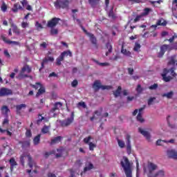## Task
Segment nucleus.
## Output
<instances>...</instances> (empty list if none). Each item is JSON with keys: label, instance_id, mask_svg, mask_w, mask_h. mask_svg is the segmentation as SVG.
<instances>
[{"label": "nucleus", "instance_id": "34", "mask_svg": "<svg viewBox=\"0 0 177 177\" xmlns=\"http://www.w3.org/2000/svg\"><path fill=\"white\" fill-rule=\"evenodd\" d=\"M26 107H27V105L26 104H21L17 105L16 106L17 113H20V111L22 109H26Z\"/></svg>", "mask_w": 177, "mask_h": 177}, {"label": "nucleus", "instance_id": "5", "mask_svg": "<svg viewBox=\"0 0 177 177\" xmlns=\"http://www.w3.org/2000/svg\"><path fill=\"white\" fill-rule=\"evenodd\" d=\"M66 56H69L73 57V53L70 50L64 51L60 54V55L56 59V66H62V62L64 60Z\"/></svg>", "mask_w": 177, "mask_h": 177}, {"label": "nucleus", "instance_id": "30", "mask_svg": "<svg viewBox=\"0 0 177 177\" xmlns=\"http://www.w3.org/2000/svg\"><path fill=\"white\" fill-rule=\"evenodd\" d=\"M10 171H13V168H15V165H17V162H16L15 158H11L10 159Z\"/></svg>", "mask_w": 177, "mask_h": 177}, {"label": "nucleus", "instance_id": "62", "mask_svg": "<svg viewBox=\"0 0 177 177\" xmlns=\"http://www.w3.org/2000/svg\"><path fill=\"white\" fill-rule=\"evenodd\" d=\"M22 147H30V142L28 141H25L22 144Z\"/></svg>", "mask_w": 177, "mask_h": 177}, {"label": "nucleus", "instance_id": "28", "mask_svg": "<svg viewBox=\"0 0 177 177\" xmlns=\"http://www.w3.org/2000/svg\"><path fill=\"white\" fill-rule=\"evenodd\" d=\"M1 39H2V41H3V42H5V44H15V45H17V42L12 41L8 39V38H6V37H5V35H2L1 36Z\"/></svg>", "mask_w": 177, "mask_h": 177}, {"label": "nucleus", "instance_id": "52", "mask_svg": "<svg viewBox=\"0 0 177 177\" xmlns=\"http://www.w3.org/2000/svg\"><path fill=\"white\" fill-rule=\"evenodd\" d=\"M142 17H143V15L142 14L140 15H137L133 20V23H138V21H140Z\"/></svg>", "mask_w": 177, "mask_h": 177}, {"label": "nucleus", "instance_id": "60", "mask_svg": "<svg viewBox=\"0 0 177 177\" xmlns=\"http://www.w3.org/2000/svg\"><path fill=\"white\" fill-rule=\"evenodd\" d=\"M78 106L83 107V109H86V104L84 102H80L77 104Z\"/></svg>", "mask_w": 177, "mask_h": 177}, {"label": "nucleus", "instance_id": "14", "mask_svg": "<svg viewBox=\"0 0 177 177\" xmlns=\"http://www.w3.org/2000/svg\"><path fill=\"white\" fill-rule=\"evenodd\" d=\"M84 34L88 37L90 39L91 42L93 44V45H96L97 42V39H96V37H95V35L88 32V30H84Z\"/></svg>", "mask_w": 177, "mask_h": 177}, {"label": "nucleus", "instance_id": "3", "mask_svg": "<svg viewBox=\"0 0 177 177\" xmlns=\"http://www.w3.org/2000/svg\"><path fill=\"white\" fill-rule=\"evenodd\" d=\"M169 72H171L172 77H176L177 75L176 73H175V68H171L170 69L164 68L161 76L165 82H169L174 80L171 76H167Z\"/></svg>", "mask_w": 177, "mask_h": 177}, {"label": "nucleus", "instance_id": "29", "mask_svg": "<svg viewBox=\"0 0 177 177\" xmlns=\"http://www.w3.org/2000/svg\"><path fill=\"white\" fill-rule=\"evenodd\" d=\"M45 87L41 85V86L39 88L37 93H36V97H39V96H41V95H43V93H45Z\"/></svg>", "mask_w": 177, "mask_h": 177}, {"label": "nucleus", "instance_id": "49", "mask_svg": "<svg viewBox=\"0 0 177 177\" xmlns=\"http://www.w3.org/2000/svg\"><path fill=\"white\" fill-rule=\"evenodd\" d=\"M88 146L89 150H91V151H93L95 147H96V145H95L93 142H89Z\"/></svg>", "mask_w": 177, "mask_h": 177}, {"label": "nucleus", "instance_id": "22", "mask_svg": "<svg viewBox=\"0 0 177 177\" xmlns=\"http://www.w3.org/2000/svg\"><path fill=\"white\" fill-rule=\"evenodd\" d=\"M122 91V87H121V86H118V88L115 91H113L114 97H120L121 95Z\"/></svg>", "mask_w": 177, "mask_h": 177}, {"label": "nucleus", "instance_id": "25", "mask_svg": "<svg viewBox=\"0 0 177 177\" xmlns=\"http://www.w3.org/2000/svg\"><path fill=\"white\" fill-rule=\"evenodd\" d=\"M108 16H109V17H111V19H113V20H115V19H117V16H115V14H114V6H112L111 8V10H109V12L108 13Z\"/></svg>", "mask_w": 177, "mask_h": 177}, {"label": "nucleus", "instance_id": "4", "mask_svg": "<svg viewBox=\"0 0 177 177\" xmlns=\"http://www.w3.org/2000/svg\"><path fill=\"white\" fill-rule=\"evenodd\" d=\"M68 5H70L68 0H57L54 2L55 9H67Z\"/></svg>", "mask_w": 177, "mask_h": 177}, {"label": "nucleus", "instance_id": "63", "mask_svg": "<svg viewBox=\"0 0 177 177\" xmlns=\"http://www.w3.org/2000/svg\"><path fill=\"white\" fill-rule=\"evenodd\" d=\"M21 27L22 28H26V27H28V23L23 21L21 23Z\"/></svg>", "mask_w": 177, "mask_h": 177}, {"label": "nucleus", "instance_id": "40", "mask_svg": "<svg viewBox=\"0 0 177 177\" xmlns=\"http://www.w3.org/2000/svg\"><path fill=\"white\" fill-rule=\"evenodd\" d=\"M163 97H167V99H171V97L174 96V91H170L167 93H164L162 95Z\"/></svg>", "mask_w": 177, "mask_h": 177}, {"label": "nucleus", "instance_id": "12", "mask_svg": "<svg viewBox=\"0 0 177 177\" xmlns=\"http://www.w3.org/2000/svg\"><path fill=\"white\" fill-rule=\"evenodd\" d=\"M48 62H55V58L53 57H46L41 62V66L39 69V71H41L42 69L45 68V64L48 63Z\"/></svg>", "mask_w": 177, "mask_h": 177}, {"label": "nucleus", "instance_id": "43", "mask_svg": "<svg viewBox=\"0 0 177 177\" xmlns=\"http://www.w3.org/2000/svg\"><path fill=\"white\" fill-rule=\"evenodd\" d=\"M118 144L120 149H124V147H125V142H124V140L118 139Z\"/></svg>", "mask_w": 177, "mask_h": 177}, {"label": "nucleus", "instance_id": "48", "mask_svg": "<svg viewBox=\"0 0 177 177\" xmlns=\"http://www.w3.org/2000/svg\"><path fill=\"white\" fill-rule=\"evenodd\" d=\"M157 88H158V84L155 83L153 85H151L149 87V89H150L151 91H155L156 89H157Z\"/></svg>", "mask_w": 177, "mask_h": 177}, {"label": "nucleus", "instance_id": "1", "mask_svg": "<svg viewBox=\"0 0 177 177\" xmlns=\"http://www.w3.org/2000/svg\"><path fill=\"white\" fill-rule=\"evenodd\" d=\"M147 168L149 171V174L147 175L148 177L164 176L165 175L164 170H159L158 172L153 175V171H156V169L158 168L157 165L153 162L148 163Z\"/></svg>", "mask_w": 177, "mask_h": 177}, {"label": "nucleus", "instance_id": "8", "mask_svg": "<svg viewBox=\"0 0 177 177\" xmlns=\"http://www.w3.org/2000/svg\"><path fill=\"white\" fill-rule=\"evenodd\" d=\"M31 71H32L31 66L26 64L21 68V72L19 73V77H21V78H27L28 77V75H24V73H27V74H30V73H31Z\"/></svg>", "mask_w": 177, "mask_h": 177}, {"label": "nucleus", "instance_id": "23", "mask_svg": "<svg viewBox=\"0 0 177 177\" xmlns=\"http://www.w3.org/2000/svg\"><path fill=\"white\" fill-rule=\"evenodd\" d=\"M19 9L21 10L23 9V7L19 4V3H15L13 8H12V11L14 13H17L19 12Z\"/></svg>", "mask_w": 177, "mask_h": 177}, {"label": "nucleus", "instance_id": "36", "mask_svg": "<svg viewBox=\"0 0 177 177\" xmlns=\"http://www.w3.org/2000/svg\"><path fill=\"white\" fill-rule=\"evenodd\" d=\"M11 26L12 27L13 32H15V34H17V35H19L20 34V29H19L17 26H15L13 24Z\"/></svg>", "mask_w": 177, "mask_h": 177}, {"label": "nucleus", "instance_id": "21", "mask_svg": "<svg viewBox=\"0 0 177 177\" xmlns=\"http://www.w3.org/2000/svg\"><path fill=\"white\" fill-rule=\"evenodd\" d=\"M168 66H175L176 64V55H173L169 58Z\"/></svg>", "mask_w": 177, "mask_h": 177}, {"label": "nucleus", "instance_id": "24", "mask_svg": "<svg viewBox=\"0 0 177 177\" xmlns=\"http://www.w3.org/2000/svg\"><path fill=\"white\" fill-rule=\"evenodd\" d=\"M121 53H122L124 56H127V57H132V54L130 51H128L127 49L124 48V45L122 46Z\"/></svg>", "mask_w": 177, "mask_h": 177}, {"label": "nucleus", "instance_id": "38", "mask_svg": "<svg viewBox=\"0 0 177 177\" xmlns=\"http://www.w3.org/2000/svg\"><path fill=\"white\" fill-rule=\"evenodd\" d=\"M100 2V0H88V3L91 5L92 8L96 6Z\"/></svg>", "mask_w": 177, "mask_h": 177}, {"label": "nucleus", "instance_id": "31", "mask_svg": "<svg viewBox=\"0 0 177 177\" xmlns=\"http://www.w3.org/2000/svg\"><path fill=\"white\" fill-rule=\"evenodd\" d=\"M40 141H41V134H38L33 139L34 145H35V146H37V145H39Z\"/></svg>", "mask_w": 177, "mask_h": 177}, {"label": "nucleus", "instance_id": "10", "mask_svg": "<svg viewBox=\"0 0 177 177\" xmlns=\"http://www.w3.org/2000/svg\"><path fill=\"white\" fill-rule=\"evenodd\" d=\"M73 121H74V112L71 113V118H68L66 120L60 122L61 127H68L71 125Z\"/></svg>", "mask_w": 177, "mask_h": 177}, {"label": "nucleus", "instance_id": "61", "mask_svg": "<svg viewBox=\"0 0 177 177\" xmlns=\"http://www.w3.org/2000/svg\"><path fill=\"white\" fill-rule=\"evenodd\" d=\"M71 85L73 88H75L78 85V81L77 80H75L72 82Z\"/></svg>", "mask_w": 177, "mask_h": 177}, {"label": "nucleus", "instance_id": "42", "mask_svg": "<svg viewBox=\"0 0 177 177\" xmlns=\"http://www.w3.org/2000/svg\"><path fill=\"white\" fill-rule=\"evenodd\" d=\"M50 33L51 35H57L59 34V30L55 28H50Z\"/></svg>", "mask_w": 177, "mask_h": 177}, {"label": "nucleus", "instance_id": "58", "mask_svg": "<svg viewBox=\"0 0 177 177\" xmlns=\"http://www.w3.org/2000/svg\"><path fill=\"white\" fill-rule=\"evenodd\" d=\"M3 54L6 57H8V59H10V54L9 53V51H8V50H4Z\"/></svg>", "mask_w": 177, "mask_h": 177}, {"label": "nucleus", "instance_id": "32", "mask_svg": "<svg viewBox=\"0 0 177 177\" xmlns=\"http://www.w3.org/2000/svg\"><path fill=\"white\" fill-rule=\"evenodd\" d=\"M150 12H153V10L151 8H145L143 10V12H142L141 15H142V16H148V15L150 13Z\"/></svg>", "mask_w": 177, "mask_h": 177}, {"label": "nucleus", "instance_id": "20", "mask_svg": "<svg viewBox=\"0 0 177 177\" xmlns=\"http://www.w3.org/2000/svg\"><path fill=\"white\" fill-rule=\"evenodd\" d=\"M91 169H93V164L91 162H88V165H86L84 168L83 171L81 172L80 175L82 176L85 172H87V171H91Z\"/></svg>", "mask_w": 177, "mask_h": 177}, {"label": "nucleus", "instance_id": "27", "mask_svg": "<svg viewBox=\"0 0 177 177\" xmlns=\"http://www.w3.org/2000/svg\"><path fill=\"white\" fill-rule=\"evenodd\" d=\"M1 113L8 117V113H10V109H9L8 106L4 105L1 107Z\"/></svg>", "mask_w": 177, "mask_h": 177}, {"label": "nucleus", "instance_id": "19", "mask_svg": "<svg viewBox=\"0 0 177 177\" xmlns=\"http://www.w3.org/2000/svg\"><path fill=\"white\" fill-rule=\"evenodd\" d=\"M167 21H165V19H160L159 20H158V21L156 22V25H153L152 27H157L158 26H162V27H165V26H167Z\"/></svg>", "mask_w": 177, "mask_h": 177}, {"label": "nucleus", "instance_id": "54", "mask_svg": "<svg viewBox=\"0 0 177 177\" xmlns=\"http://www.w3.org/2000/svg\"><path fill=\"white\" fill-rule=\"evenodd\" d=\"M1 9L3 12H6L8 10V6L5 3H3Z\"/></svg>", "mask_w": 177, "mask_h": 177}, {"label": "nucleus", "instance_id": "64", "mask_svg": "<svg viewBox=\"0 0 177 177\" xmlns=\"http://www.w3.org/2000/svg\"><path fill=\"white\" fill-rule=\"evenodd\" d=\"M20 162L23 167H24V156H21L20 157Z\"/></svg>", "mask_w": 177, "mask_h": 177}, {"label": "nucleus", "instance_id": "7", "mask_svg": "<svg viewBox=\"0 0 177 177\" xmlns=\"http://www.w3.org/2000/svg\"><path fill=\"white\" fill-rule=\"evenodd\" d=\"M52 154H54L56 158H60V157L63 156V150L57 149L56 150L53 149L51 151L46 152L44 153V157L45 158H48V157H49V156H52Z\"/></svg>", "mask_w": 177, "mask_h": 177}, {"label": "nucleus", "instance_id": "46", "mask_svg": "<svg viewBox=\"0 0 177 177\" xmlns=\"http://www.w3.org/2000/svg\"><path fill=\"white\" fill-rule=\"evenodd\" d=\"M76 21L77 24L80 26V27L82 28L83 32H85V31H86V29H85V28L82 26V22L81 21V20L77 19Z\"/></svg>", "mask_w": 177, "mask_h": 177}, {"label": "nucleus", "instance_id": "45", "mask_svg": "<svg viewBox=\"0 0 177 177\" xmlns=\"http://www.w3.org/2000/svg\"><path fill=\"white\" fill-rule=\"evenodd\" d=\"M38 120H37V125H39L41 122H42L43 120H45V117L42 116V114H39L38 115Z\"/></svg>", "mask_w": 177, "mask_h": 177}, {"label": "nucleus", "instance_id": "37", "mask_svg": "<svg viewBox=\"0 0 177 177\" xmlns=\"http://www.w3.org/2000/svg\"><path fill=\"white\" fill-rule=\"evenodd\" d=\"M105 49H106V56H109V53H111V52H113V46L111 45H106L105 47Z\"/></svg>", "mask_w": 177, "mask_h": 177}, {"label": "nucleus", "instance_id": "11", "mask_svg": "<svg viewBox=\"0 0 177 177\" xmlns=\"http://www.w3.org/2000/svg\"><path fill=\"white\" fill-rule=\"evenodd\" d=\"M10 95H13V91L10 88L3 87L0 88V97L3 96H10Z\"/></svg>", "mask_w": 177, "mask_h": 177}, {"label": "nucleus", "instance_id": "56", "mask_svg": "<svg viewBox=\"0 0 177 177\" xmlns=\"http://www.w3.org/2000/svg\"><path fill=\"white\" fill-rule=\"evenodd\" d=\"M2 125L3 126L9 125V119L8 118V116H6V118L3 120L2 122Z\"/></svg>", "mask_w": 177, "mask_h": 177}, {"label": "nucleus", "instance_id": "9", "mask_svg": "<svg viewBox=\"0 0 177 177\" xmlns=\"http://www.w3.org/2000/svg\"><path fill=\"white\" fill-rule=\"evenodd\" d=\"M60 18L57 17H53L50 20L48 21L47 22V27L48 28H53L59 24V22L60 21Z\"/></svg>", "mask_w": 177, "mask_h": 177}, {"label": "nucleus", "instance_id": "17", "mask_svg": "<svg viewBox=\"0 0 177 177\" xmlns=\"http://www.w3.org/2000/svg\"><path fill=\"white\" fill-rule=\"evenodd\" d=\"M138 132H140V133H142V136L146 138L147 140H150V138H151V136H150V133L142 129V128H138Z\"/></svg>", "mask_w": 177, "mask_h": 177}, {"label": "nucleus", "instance_id": "35", "mask_svg": "<svg viewBox=\"0 0 177 177\" xmlns=\"http://www.w3.org/2000/svg\"><path fill=\"white\" fill-rule=\"evenodd\" d=\"M49 129H50V126L44 125L41 129V133H49Z\"/></svg>", "mask_w": 177, "mask_h": 177}, {"label": "nucleus", "instance_id": "53", "mask_svg": "<svg viewBox=\"0 0 177 177\" xmlns=\"http://www.w3.org/2000/svg\"><path fill=\"white\" fill-rule=\"evenodd\" d=\"M156 100V97H151L148 100V106H151L153 104V102Z\"/></svg>", "mask_w": 177, "mask_h": 177}, {"label": "nucleus", "instance_id": "6", "mask_svg": "<svg viewBox=\"0 0 177 177\" xmlns=\"http://www.w3.org/2000/svg\"><path fill=\"white\" fill-rule=\"evenodd\" d=\"M93 88L95 89V92H97L99 89H102V91H104L106 89L109 90L113 88L111 86H103L102 85V83H100V81L95 80L93 84Z\"/></svg>", "mask_w": 177, "mask_h": 177}, {"label": "nucleus", "instance_id": "41", "mask_svg": "<svg viewBox=\"0 0 177 177\" xmlns=\"http://www.w3.org/2000/svg\"><path fill=\"white\" fill-rule=\"evenodd\" d=\"M169 118H171V115H169L167 117V124L169 128H171V129H175V128H176V126L175 124H171V122H169Z\"/></svg>", "mask_w": 177, "mask_h": 177}, {"label": "nucleus", "instance_id": "39", "mask_svg": "<svg viewBox=\"0 0 177 177\" xmlns=\"http://www.w3.org/2000/svg\"><path fill=\"white\" fill-rule=\"evenodd\" d=\"M28 157V165L30 168H32L34 166V161H32V158H31V156L27 155Z\"/></svg>", "mask_w": 177, "mask_h": 177}, {"label": "nucleus", "instance_id": "59", "mask_svg": "<svg viewBox=\"0 0 177 177\" xmlns=\"http://www.w3.org/2000/svg\"><path fill=\"white\" fill-rule=\"evenodd\" d=\"M32 135V134L31 133V130H30V129L26 130V136L27 138H31Z\"/></svg>", "mask_w": 177, "mask_h": 177}, {"label": "nucleus", "instance_id": "44", "mask_svg": "<svg viewBox=\"0 0 177 177\" xmlns=\"http://www.w3.org/2000/svg\"><path fill=\"white\" fill-rule=\"evenodd\" d=\"M42 84L41 82H36L35 84H30V86L34 89H39L41 86Z\"/></svg>", "mask_w": 177, "mask_h": 177}, {"label": "nucleus", "instance_id": "57", "mask_svg": "<svg viewBox=\"0 0 177 177\" xmlns=\"http://www.w3.org/2000/svg\"><path fill=\"white\" fill-rule=\"evenodd\" d=\"M176 38H177V35L175 34L174 35L172 36V37L169 39L168 41H169V42H170V44H172V42H174V41H175V39H176Z\"/></svg>", "mask_w": 177, "mask_h": 177}, {"label": "nucleus", "instance_id": "15", "mask_svg": "<svg viewBox=\"0 0 177 177\" xmlns=\"http://www.w3.org/2000/svg\"><path fill=\"white\" fill-rule=\"evenodd\" d=\"M167 157L173 160H177V151L175 149H169L167 151Z\"/></svg>", "mask_w": 177, "mask_h": 177}, {"label": "nucleus", "instance_id": "18", "mask_svg": "<svg viewBox=\"0 0 177 177\" xmlns=\"http://www.w3.org/2000/svg\"><path fill=\"white\" fill-rule=\"evenodd\" d=\"M63 106V104L62 102H55L54 104V107L52 108L50 111V113H55L56 111V110H59V109H60V107H62Z\"/></svg>", "mask_w": 177, "mask_h": 177}, {"label": "nucleus", "instance_id": "13", "mask_svg": "<svg viewBox=\"0 0 177 177\" xmlns=\"http://www.w3.org/2000/svg\"><path fill=\"white\" fill-rule=\"evenodd\" d=\"M127 140V154H131L132 153V147L131 146V135L127 134L126 136Z\"/></svg>", "mask_w": 177, "mask_h": 177}, {"label": "nucleus", "instance_id": "16", "mask_svg": "<svg viewBox=\"0 0 177 177\" xmlns=\"http://www.w3.org/2000/svg\"><path fill=\"white\" fill-rule=\"evenodd\" d=\"M168 48H169V45H162L160 46V51L159 52L158 55V57H162L164 56V53L167 52L168 50Z\"/></svg>", "mask_w": 177, "mask_h": 177}, {"label": "nucleus", "instance_id": "26", "mask_svg": "<svg viewBox=\"0 0 177 177\" xmlns=\"http://www.w3.org/2000/svg\"><path fill=\"white\" fill-rule=\"evenodd\" d=\"M62 137L60 136H58L53 139L51 140L50 145H56V143H59L62 142Z\"/></svg>", "mask_w": 177, "mask_h": 177}, {"label": "nucleus", "instance_id": "33", "mask_svg": "<svg viewBox=\"0 0 177 177\" xmlns=\"http://www.w3.org/2000/svg\"><path fill=\"white\" fill-rule=\"evenodd\" d=\"M95 63L98 64V66H101L102 67H106L107 66H110V64L109 62H99V61L96 59H93Z\"/></svg>", "mask_w": 177, "mask_h": 177}, {"label": "nucleus", "instance_id": "51", "mask_svg": "<svg viewBox=\"0 0 177 177\" xmlns=\"http://www.w3.org/2000/svg\"><path fill=\"white\" fill-rule=\"evenodd\" d=\"M91 139H92V137L89 136L88 137L84 138L83 142H84L86 145H89V141Z\"/></svg>", "mask_w": 177, "mask_h": 177}, {"label": "nucleus", "instance_id": "47", "mask_svg": "<svg viewBox=\"0 0 177 177\" xmlns=\"http://www.w3.org/2000/svg\"><path fill=\"white\" fill-rule=\"evenodd\" d=\"M137 120L139 121V122H145V119H143L142 116V113H138L137 115Z\"/></svg>", "mask_w": 177, "mask_h": 177}, {"label": "nucleus", "instance_id": "2", "mask_svg": "<svg viewBox=\"0 0 177 177\" xmlns=\"http://www.w3.org/2000/svg\"><path fill=\"white\" fill-rule=\"evenodd\" d=\"M120 165L122 167L124 174L127 177H132V170L131 169V162L127 156L123 157V160L120 162Z\"/></svg>", "mask_w": 177, "mask_h": 177}, {"label": "nucleus", "instance_id": "55", "mask_svg": "<svg viewBox=\"0 0 177 177\" xmlns=\"http://www.w3.org/2000/svg\"><path fill=\"white\" fill-rule=\"evenodd\" d=\"M75 165L79 167H82V161L81 160H76V162H75Z\"/></svg>", "mask_w": 177, "mask_h": 177}, {"label": "nucleus", "instance_id": "50", "mask_svg": "<svg viewBox=\"0 0 177 177\" xmlns=\"http://www.w3.org/2000/svg\"><path fill=\"white\" fill-rule=\"evenodd\" d=\"M136 91H137L138 93H142V92H143V88L140 84H138Z\"/></svg>", "mask_w": 177, "mask_h": 177}]
</instances>
